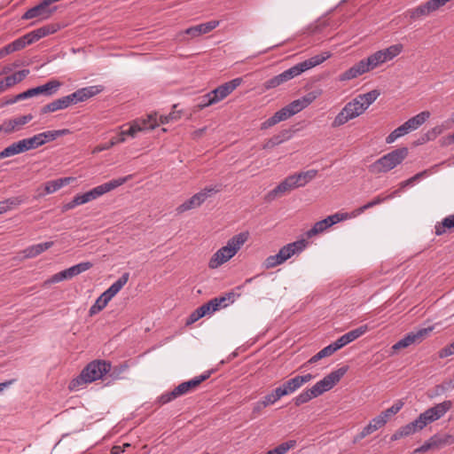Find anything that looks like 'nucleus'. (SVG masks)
<instances>
[{"label": "nucleus", "instance_id": "24", "mask_svg": "<svg viewBox=\"0 0 454 454\" xmlns=\"http://www.w3.org/2000/svg\"><path fill=\"white\" fill-rule=\"evenodd\" d=\"M130 178V176L121 177L118 179H113L107 183L102 184L100 185H98L95 188L96 192H98V196L101 197L104 194L118 188L119 186L125 184L129 179Z\"/></svg>", "mask_w": 454, "mask_h": 454}, {"label": "nucleus", "instance_id": "58", "mask_svg": "<svg viewBox=\"0 0 454 454\" xmlns=\"http://www.w3.org/2000/svg\"><path fill=\"white\" fill-rule=\"evenodd\" d=\"M443 129H444V128L442 125L434 127L432 129H430L427 132V139L430 140V139L435 138L437 136H439L442 133Z\"/></svg>", "mask_w": 454, "mask_h": 454}, {"label": "nucleus", "instance_id": "62", "mask_svg": "<svg viewBox=\"0 0 454 454\" xmlns=\"http://www.w3.org/2000/svg\"><path fill=\"white\" fill-rule=\"evenodd\" d=\"M22 38H23L26 45H29V44H32L33 43L37 42V38L35 36V33L34 30L26 34L25 35H23Z\"/></svg>", "mask_w": 454, "mask_h": 454}, {"label": "nucleus", "instance_id": "59", "mask_svg": "<svg viewBox=\"0 0 454 454\" xmlns=\"http://www.w3.org/2000/svg\"><path fill=\"white\" fill-rule=\"evenodd\" d=\"M76 269L77 274H81L82 272H85L86 270H90L92 267V263L90 262H82L78 264L74 265Z\"/></svg>", "mask_w": 454, "mask_h": 454}, {"label": "nucleus", "instance_id": "40", "mask_svg": "<svg viewBox=\"0 0 454 454\" xmlns=\"http://www.w3.org/2000/svg\"><path fill=\"white\" fill-rule=\"evenodd\" d=\"M199 204L197 203V200L195 199L194 195L192 196L189 200H185L184 203L179 205L176 207V213L182 214L185 211L199 207Z\"/></svg>", "mask_w": 454, "mask_h": 454}, {"label": "nucleus", "instance_id": "12", "mask_svg": "<svg viewBox=\"0 0 454 454\" xmlns=\"http://www.w3.org/2000/svg\"><path fill=\"white\" fill-rule=\"evenodd\" d=\"M321 93L320 90L310 91L301 98L292 101L286 106L294 116L313 103L321 95Z\"/></svg>", "mask_w": 454, "mask_h": 454}, {"label": "nucleus", "instance_id": "60", "mask_svg": "<svg viewBox=\"0 0 454 454\" xmlns=\"http://www.w3.org/2000/svg\"><path fill=\"white\" fill-rule=\"evenodd\" d=\"M77 197H78V200H79L81 205H83L91 200H94L92 193L90 191H88L82 194H77Z\"/></svg>", "mask_w": 454, "mask_h": 454}, {"label": "nucleus", "instance_id": "13", "mask_svg": "<svg viewBox=\"0 0 454 454\" xmlns=\"http://www.w3.org/2000/svg\"><path fill=\"white\" fill-rule=\"evenodd\" d=\"M433 331V327L421 328L415 332H411L406 334L403 339L398 340L393 346V349H401L409 347L410 345L420 342L427 335Z\"/></svg>", "mask_w": 454, "mask_h": 454}, {"label": "nucleus", "instance_id": "39", "mask_svg": "<svg viewBox=\"0 0 454 454\" xmlns=\"http://www.w3.org/2000/svg\"><path fill=\"white\" fill-rule=\"evenodd\" d=\"M179 396H181L180 393L177 391V387H176L173 390L160 395L157 399V403H159L161 405L166 404V403L176 399Z\"/></svg>", "mask_w": 454, "mask_h": 454}, {"label": "nucleus", "instance_id": "55", "mask_svg": "<svg viewBox=\"0 0 454 454\" xmlns=\"http://www.w3.org/2000/svg\"><path fill=\"white\" fill-rule=\"evenodd\" d=\"M278 400L275 398L273 394L270 392L266 395L261 402H258V405H262V407H267L269 405H272L277 403Z\"/></svg>", "mask_w": 454, "mask_h": 454}, {"label": "nucleus", "instance_id": "35", "mask_svg": "<svg viewBox=\"0 0 454 454\" xmlns=\"http://www.w3.org/2000/svg\"><path fill=\"white\" fill-rule=\"evenodd\" d=\"M338 348L334 346V343H331L330 345L322 348L319 352H317L315 356H313L309 360V364H314L319 361L320 359L329 356L336 352Z\"/></svg>", "mask_w": 454, "mask_h": 454}, {"label": "nucleus", "instance_id": "56", "mask_svg": "<svg viewBox=\"0 0 454 454\" xmlns=\"http://www.w3.org/2000/svg\"><path fill=\"white\" fill-rule=\"evenodd\" d=\"M41 137L43 144H46L47 142L53 141L56 139L54 130L45 131L38 134Z\"/></svg>", "mask_w": 454, "mask_h": 454}, {"label": "nucleus", "instance_id": "18", "mask_svg": "<svg viewBox=\"0 0 454 454\" xmlns=\"http://www.w3.org/2000/svg\"><path fill=\"white\" fill-rule=\"evenodd\" d=\"M102 90L103 86L92 85L75 90L74 92L70 94V97L72 98L73 103L77 104L99 94Z\"/></svg>", "mask_w": 454, "mask_h": 454}, {"label": "nucleus", "instance_id": "20", "mask_svg": "<svg viewBox=\"0 0 454 454\" xmlns=\"http://www.w3.org/2000/svg\"><path fill=\"white\" fill-rule=\"evenodd\" d=\"M220 24L219 20H210L206 23H201L197 26H193L188 27L187 29L179 33V35L184 34L188 35L192 37H198L202 35H206L211 31H213L215 27H217Z\"/></svg>", "mask_w": 454, "mask_h": 454}, {"label": "nucleus", "instance_id": "37", "mask_svg": "<svg viewBox=\"0 0 454 454\" xmlns=\"http://www.w3.org/2000/svg\"><path fill=\"white\" fill-rule=\"evenodd\" d=\"M454 227V215L445 217L441 223L435 225V234L440 236L446 231V229Z\"/></svg>", "mask_w": 454, "mask_h": 454}, {"label": "nucleus", "instance_id": "45", "mask_svg": "<svg viewBox=\"0 0 454 454\" xmlns=\"http://www.w3.org/2000/svg\"><path fill=\"white\" fill-rule=\"evenodd\" d=\"M283 262H285V261L283 260L280 254L278 253L274 255L268 256L264 262V266L266 269H272L278 265L282 264Z\"/></svg>", "mask_w": 454, "mask_h": 454}, {"label": "nucleus", "instance_id": "34", "mask_svg": "<svg viewBox=\"0 0 454 454\" xmlns=\"http://www.w3.org/2000/svg\"><path fill=\"white\" fill-rule=\"evenodd\" d=\"M28 74H29L28 69H23V70L15 72L14 74H12L11 75L6 76L5 78H4L5 80V85H7L9 88H11L13 85L23 81L27 76Z\"/></svg>", "mask_w": 454, "mask_h": 454}, {"label": "nucleus", "instance_id": "27", "mask_svg": "<svg viewBox=\"0 0 454 454\" xmlns=\"http://www.w3.org/2000/svg\"><path fill=\"white\" fill-rule=\"evenodd\" d=\"M73 180H74L73 177H63V178L48 181L44 184L45 193L51 194L57 191H59L62 187L69 184L71 183V181H73Z\"/></svg>", "mask_w": 454, "mask_h": 454}, {"label": "nucleus", "instance_id": "63", "mask_svg": "<svg viewBox=\"0 0 454 454\" xmlns=\"http://www.w3.org/2000/svg\"><path fill=\"white\" fill-rule=\"evenodd\" d=\"M370 422L374 424L377 429L382 427L387 423L381 413L379 416L373 418Z\"/></svg>", "mask_w": 454, "mask_h": 454}, {"label": "nucleus", "instance_id": "16", "mask_svg": "<svg viewBox=\"0 0 454 454\" xmlns=\"http://www.w3.org/2000/svg\"><path fill=\"white\" fill-rule=\"evenodd\" d=\"M129 278V273H123L114 283H113L104 293H102L99 298L106 303L108 302L121 290V288L127 284Z\"/></svg>", "mask_w": 454, "mask_h": 454}, {"label": "nucleus", "instance_id": "33", "mask_svg": "<svg viewBox=\"0 0 454 454\" xmlns=\"http://www.w3.org/2000/svg\"><path fill=\"white\" fill-rule=\"evenodd\" d=\"M317 175V170L309 169L307 171L300 172L298 174H294V176L297 182L299 187L305 186L308 183H309L312 179H314Z\"/></svg>", "mask_w": 454, "mask_h": 454}, {"label": "nucleus", "instance_id": "15", "mask_svg": "<svg viewBox=\"0 0 454 454\" xmlns=\"http://www.w3.org/2000/svg\"><path fill=\"white\" fill-rule=\"evenodd\" d=\"M314 376L310 373L305 375H297L294 378L289 379L281 384V387L286 395H289L301 387L304 384L310 381Z\"/></svg>", "mask_w": 454, "mask_h": 454}, {"label": "nucleus", "instance_id": "30", "mask_svg": "<svg viewBox=\"0 0 454 454\" xmlns=\"http://www.w3.org/2000/svg\"><path fill=\"white\" fill-rule=\"evenodd\" d=\"M25 153V149L22 141H17L5 147L0 152V160L4 158L12 157L14 155Z\"/></svg>", "mask_w": 454, "mask_h": 454}, {"label": "nucleus", "instance_id": "4", "mask_svg": "<svg viewBox=\"0 0 454 454\" xmlns=\"http://www.w3.org/2000/svg\"><path fill=\"white\" fill-rule=\"evenodd\" d=\"M347 367H340L324 377L321 380L317 381L312 387L308 388L294 398L295 406H300L309 402L311 399L316 398L326 391L332 389L345 375Z\"/></svg>", "mask_w": 454, "mask_h": 454}, {"label": "nucleus", "instance_id": "26", "mask_svg": "<svg viewBox=\"0 0 454 454\" xmlns=\"http://www.w3.org/2000/svg\"><path fill=\"white\" fill-rule=\"evenodd\" d=\"M398 194H399V191L395 190L387 196H384L382 194L379 195V196L375 197L372 200L369 201L368 203H366L364 206L357 208L355 211L354 215H360V214L364 213L366 209H369L374 206L380 205L387 200L393 199V198L396 197Z\"/></svg>", "mask_w": 454, "mask_h": 454}, {"label": "nucleus", "instance_id": "46", "mask_svg": "<svg viewBox=\"0 0 454 454\" xmlns=\"http://www.w3.org/2000/svg\"><path fill=\"white\" fill-rule=\"evenodd\" d=\"M239 296V294H235L234 292H229L227 294H225L224 295H222V296H219L216 298H217L221 307L225 308L229 304L233 303L235 301V299Z\"/></svg>", "mask_w": 454, "mask_h": 454}, {"label": "nucleus", "instance_id": "31", "mask_svg": "<svg viewBox=\"0 0 454 454\" xmlns=\"http://www.w3.org/2000/svg\"><path fill=\"white\" fill-rule=\"evenodd\" d=\"M221 191L220 184H215L205 187L200 192L194 194L195 199L197 200V203L200 206L207 198L211 197L213 194L217 193Z\"/></svg>", "mask_w": 454, "mask_h": 454}, {"label": "nucleus", "instance_id": "6", "mask_svg": "<svg viewBox=\"0 0 454 454\" xmlns=\"http://www.w3.org/2000/svg\"><path fill=\"white\" fill-rule=\"evenodd\" d=\"M111 369V364L106 361L95 360L90 363L74 379L69 385L71 390H78L82 384L90 383L101 379Z\"/></svg>", "mask_w": 454, "mask_h": 454}, {"label": "nucleus", "instance_id": "51", "mask_svg": "<svg viewBox=\"0 0 454 454\" xmlns=\"http://www.w3.org/2000/svg\"><path fill=\"white\" fill-rule=\"evenodd\" d=\"M427 442L431 450L439 449L445 443V441L438 434L433 435Z\"/></svg>", "mask_w": 454, "mask_h": 454}, {"label": "nucleus", "instance_id": "52", "mask_svg": "<svg viewBox=\"0 0 454 454\" xmlns=\"http://www.w3.org/2000/svg\"><path fill=\"white\" fill-rule=\"evenodd\" d=\"M106 307V303L98 297L94 302V304L90 308L89 313L90 316H94L99 313Z\"/></svg>", "mask_w": 454, "mask_h": 454}, {"label": "nucleus", "instance_id": "36", "mask_svg": "<svg viewBox=\"0 0 454 454\" xmlns=\"http://www.w3.org/2000/svg\"><path fill=\"white\" fill-rule=\"evenodd\" d=\"M411 132L406 126L405 123L402 124L395 129H394L387 137H386V143L387 144H392L394 143L397 138L403 137L404 135Z\"/></svg>", "mask_w": 454, "mask_h": 454}, {"label": "nucleus", "instance_id": "8", "mask_svg": "<svg viewBox=\"0 0 454 454\" xmlns=\"http://www.w3.org/2000/svg\"><path fill=\"white\" fill-rule=\"evenodd\" d=\"M407 155L408 149L406 147L395 149L370 165L369 170L375 174L388 172L401 164Z\"/></svg>", "mask_w": 454, "mask_h": 454}, {"label": "nucleus", "instance_id": "14", "mask_svg": "<svg viewBox=\"0 0 454 454\" xmlns=\"http://www.w3.org/2000/svg\"><path fill=\"white\" fill-rule=\"evenodd\" d=\"M33 118V115L31 114H28L26 115L16 116L12 119L6 120L0 125V132L11 134L19 131L23 128L24 125L28 123Z\"/></svg>", "mask_w": 454, "mask_h": 454}, {"label": "nucleus", "instance_id": "50", "mask_svg": "<svg viewBox=\"0 0 454 454\" xmlns=\"http://www.w3.org/2000/svg\"><path fill=\"white\" fill-rule=\"evenodd\" d=\"M326 229V227L325 226V223H323V221H318L317 222L313 227L309 230L307 232H306V237L308 239H310L312 238L313 236L317 235V234H319V233H322L324 232Z\"/></svg>", "mask_w": 454, "mask_h": 454}, {"label": "nucleus", "instance_id": "3", "mask_svg": "<svg viewBox=\"0 0 454 454\" xmlns=\"http://www.w3.org/2000/svg\"><path fill=\"white\" fill-rule=\"evenodd\" d=\"M331 57V53L328 51L323 52L320 55H316L309 59L300 62L294 67L285 70L281 74L269 79L264 82V88L270 90L278 87L284 82L300 75L303 72L317 67L328 59Z\"/></svg>", "mask_w": 454, "mask_h": 454}, {"label": "nucleus", "instance_id": "17", "mask_svg": "<svg viewBox=\"0 0 454 454\" xmlns=\"http://www.w3.org/2000/svg\"><path fill=\"white\" fill-rule=\"evenodd\" d=\"M242 82L243 79L241 77L229 81L212 90L214 97L220 102L232 93Z\"/></svg>", "mask_w": 454, "mask_h": 454}, {"label": "nucleus", "instance_id": "41", "mask_svg": "<svg viewBox=\"0 0 454 454\" xmlns=\"http://www.w3.org/2000/svg\"><path fill=\"white\" fill-rule=\"evenodd\" d=\"M125 140H126V138L120 137V136H118L116 137H113L108 143L102 144V145L96 146L95 149L93 150V153H100L105 150H109L115 145L125 142Z\"/></svg>", "mask_w": 454, "mask_h": 454}, {"label": "nucleus", "instance_id": "38", "mask_svg": "<svg viewBox=\"0 0 454 454\" xmlns=\"http://www.w3.org/2000/svg\"><path fill=\"white\" fill-rule=\"evenodd\" d=\"M25 152H27L32 149H35L41 145H43L41 137L38 134L35 135L32 137L21 139Z\"/></svg>", "mask_w": 454, "mask_h": 454}, {"label": "nucleus", "instance_id": "10", "mask_svg": "<svg viewBox=\"0 0 454 454\" xmlns=\"http://www.w3.org/2000/svg\"><path fill=\"white\" fill-rule=\"evenodd\" d=\"M50 0H42L38 4L29 8L21 17L22 20L36 19L38 21L48 20L57 10L51 7Z\"/></svg>", "mask_w": 454, "mask_h": 454}, {"label": "nucleus", "instance_id": "32", "mask_svg": "<svg viewBox=\"0 0 454 454\" xmlns=\"http://www.w3.org/2000/svg\"><path fill=\"white\" fill-rule=\"evenodd\" d=\"M380 51L382 54V59L386 63L397 57L403 51V45L402 43L392 44L387 48Z\"/></svg>", "mask_w": 454, "mask_h": 454}, {"label": "nucleus", "instance_id": "57", "mask_svg": "<svg viewBox=\"0 0 454 454\" xmlns=\"http://www.w3.org/2000/svg\"><path fill=\"white\" fill-rule=\"evenodd\" d=\"M63 280H66V277H65L64 271L62 270V271L58 272V273L54 274L53 276H51L49 279H47L45 281V284L46 285L54 284V283L61 282Z\"/></svg>", "mask_w": 454, "mask_h": 454}, {"label": "nucleus", "instance_id": "1", "mask_svg": "<svg viewBox=\"0 0 454 454\" xmlns=\"http://www.w3.org/2000/svg\"><path fill=\"white\" fill-rule=\"evenodd\" d=\"M378 90H372L367 93L359 94L347 103L340 112L335 116L332 126L336 128L344 125L348 121L363 114L369 106L380 97Z\"/></svg>", "mask_w": 454, "mask_h": 454}, {"label": "nucleus", "instance_id": "11", "mask_svg": "<svg viewBox=\"0 0 454 454\" xmlns=\"http://www.w3.org/2000/svg\"><path fill=\"white\" fill-rule=\"evenodd\" d=\"M61 83L57 80H51L43 85L29 89L20 93V98H29L38 95L51 96L57 92Z\"/></svg>", "mask_w": 454, "mask_h": 454}, {"label": "nucleus", "instance_id": "44", "mask_svg": "<svg viewBox=\"0 0 454 454\" xmlns=\"http://www.w3.org/2000/svg\"><path fill=\"white\" fill-rule=\"evenodd\" d=\"M198 387L197 380H194V379H192L188 381H184L181 384H179L177 387V391L180 393V395H184L192 389L196 388Z\"/></svg>", "mask_w": 454, "mask_h": 454}, {"label": "nucleus", "instance_id": "42", "mask_svg": "<svg viewBox=\"0 0 454 454\" xmlns=\"http://www.w3.org/2000/svg\"><path fill=\"white\" fill-rule=\"evenodd\" d=\"M20 204V200L18 198H10L5 200L0 201V215L7 212L12 207Z\"/></svg>", "mask_w": 454, "mask_h": 454}, {"label": "nucleus", "instance_id": "47", "mask_svg": "<svg viewBox=\"0 0 454 454\" xmlns=\"http://www.w3.org/2000/svg\"><path fill=\"white\" fill-rule=\"evenodd\" d=\"M295 441H287L279 444L278 446L270 450V451L271 452V454H286L290 449L295 446Z\"/></svg>", "mask_w": 454, "mask_h": 454}, {"label": "nucleus", "instance_id": "19", "mask_svg": "<svg viewBox=\"0 0 454 454\" xmlns=\"http://www.w3.org/2000/svg\"><path fill=\"white\" fill-rule=\"evenodd\" d=\"M295 188H299V186L294 175L288 176L278 185H277L273 190H271L267 194V200H273L278 195L283 194L288 191L294 190Z\"/></svg>", "mask_w": 454, "mask_h": 454}, {"label": "nucleus", "instance_id": "5", "mask_svg": "<svg viewBox=\"0 0 454 454\" xmlns=\"http://www.w3.org/2000/svg\"><path fill=\"white\" fill-rule=\"evenodd\" d=\"M248 233L240 232L230 239L226 246L218 249L211 257L208 262L210 269H217L230 259H231L241 247L247 240Z\"/></svg>", "mask_w": 454, "mask_h": 454}, {"label": "nucleus", "instance_id": "61", "mask_svg": "<svg viewBox=\"0 0 454 454\" xmlns=\"http://www.w3.org/2000/svg\"><path fill=\"white\" fill-rule=\"evenodd\" d=\"M10 44H11L13 51H20V50H21V49H23V48H25L27 46L25 42H24V40H23V38H22V36L18 38V39H16L15 41L11 43Z\"/></svg>", "mask_w": 454, "mask_h": 454}, {"label": "nucleus", "instance_id": "9", "mask_svg": "<svg viewBox=\"0 0 454 454\" xmlns=\"http://www.w3.org/2000/svg\"><path fill=\"white\" fill-rule=\"evenodd\" d=\"M129 124V129L123 130L120 133V137L129 136L135 137L137 132L144 131L146 129H153L158 126L157 123V114L153 113L147 115L146 119H137L132 121Z\"/></svg>", "mask_w": 454, "mask_h": 454}, {"label": "nucleus", "instance_id": "49", "mask_svg": "<svg viewBox=\"0 0 454 454\" xmlns=\"http://www.w3.org/2000/svg\"><path fill=\"white\" fill-rule=\"evenodd\" d=\"M403 405V403L401 401H398L395 403H394L391 407L382 411L381 415L384 417L386 421H387V419L391 416L396 414L402 409Z\"/></svg>", "mask_w": 454, "mask_h": 454}, {"label": "nucleus", "instance_id": "43", "mask_svg": "<svg viewBox=\"0 0 454 454\" xmlns=\"http://www.w3.org/2000/svg\"><path fill=\"white\" fill-rule=\"evenodd\" d=\"M216 103H218V101L214 97V94L211 90L210 92L207 93L206 95L200 98V103L198 104V107L200 109H203Z\"/></svg>", "mask_w": 454, "mask_h": 454}, {"label": "nucleus", "instance_id": "23", "mask_svg": "<svg viewBox=\"0 0 454 454\" xmlns=\"http://www.w3.org/2000/svg\"><path fill=\"white\" fill-rule=\"evenodd\" d=\"M70 94L60 98H58L45 106L41 109L42 114L53 113L58 110L65 109L69 106L73 105Z\"/></svg>", "mask_w": 454, "mask_h": 454}, {"label": "nucleus", "instance_id": "25", "mask_svg": "<svg viewBox=\"0 0 454 454\" xmlns=\"http://www.w3.org/2000/svg\"><path fill=\"white\" fill-rule=\"evenodd\" d=\"M293 115L290 114L289 110L286 106L281 108L278 112H276L271 117L267 119L264 122L262 123V129H268L276 125L277 123L286 121Z\"/></svg>", "mask_w": 454, "mask_h": 454}, {"label": "nucleus", "instance_id": "48", "mask_svg": "<svg viewBox=\"0 0 454 454\" xmlns=\"http://www.w3.org/2000/svg\"><path fill=\"white\" fill-rule=\"evenodd\" d=\"M56 28L52 25H47L44 27H41L37 29H35V36L37 38V41L41 38H43L49 35H51L56 32Z\"/></svg>", "mask_w": 454, "mask_h": 454}, {"label": "nucleus", "instance_id": "28", "mask_svg": "<svg viewBox=\"0 0 454 454\" xmlns=\"http://www.w3.org/2000/svg\"><path fill=\"white\" fill-rule=\"evenodd\" d=\"M430 117V113L428 111H423L417 115L410 118L404 123L408 127L410 131H413L418 129L422 124L426 122V121Z\"/></svg>", "mask_w": 454, "mask_h": 454}, {"label": "nucleus", "instance_id": "22", "mask_svg": "<svg viewBox=\"0 0 454 454\" xmlns=\"http://www.w3.org/2000/svg\"><path fill=\"white\" fill-rule=\"evenodd\" d=\"M306 247V241L304 239L297 240L292 243H289L283 247H281L278 251L283 260L286 262L293 255L301 253Z\"/></svg>", "mask_w": 454, "mask_h": 454}, {"label": "nucleus", "instance_id": "21", "mask_svg": "<svg viewBox=\"0 0 454 454\" xmlns=\"http://www.w3.org/2000/svg\"><path fill=\"white\" fill-rule=\"evenodd\" d=\"M368 331V326L366 325H361L358 328H356L348 333L340 336L338 340H336L333 343L334 346L339 349L348 345V343L354 341L355 340L361 337Z\"/></svg>", "mask_w": 454, "mask_h": 454}, {"label": "nucleus", "instance_id": "54", "mask_svg": "<svg viewBox=\"0 0 454 454\" xmlns=\"http://www.w3.org/2000/svg\"><path fill=\"white\" fill-rule=\"evenodd\" d=\"M178 118H179V114L173 112L168 115H160L159 118V121H157V123L159 126L160 124H166V123H168L169 121L177 120Z\"/></svg>", "mask_w": 454, "mask_h": 454}, {"label": "nucleus", "instance_id": "53", "mask_svg": "<svg viewBox=\"0 0 454 454\" xmlns=\"http://www.w3.org/2000/svg\"><path fill=\"white\" fill-rule=\"evenodd\" d=\"M452 355H454V340L450 344L442 348L438 353L440 358H445Z\"/></svg>", "mask_w": 454, "mask_h": 454}, {"label": "nucleus", "instance_id": "2", "mask_svg": "<svg viewBox=\"0 0 454 454\" xmlns=\"http://www.w3.org/2000/svg\"><path fill=\"white\" fill-rule=\"evenodd\" d=\"M452 407V402L450 400L437 403L434 406L426 410L413 421L400 427L404 437L411 435L421 431L427 425L442 418Z\"/></svg>", "mask_w": 454, "mask_h": 454}, {"label": "nucleus", "instance_id": "64", "mask_svg": "<svg viewBox=\"0 0 454 454\" xmlns=\"http://www.w3.org/2000/svg\"><path fill=\"white\" fill-rule=\"evenodd\" d=\"M80 205H81L80 201H79L78 197L76 195V196L74 197V199L70 202H68V203L64 205L63 211H67V210L73 209L75 207L80 206Z\"/></svg>", "mask_w": 454, "mask_h": 454}, {"label": "nucleus", "instance_id": "29", "mask_svg": "<svg viewBox=\"0 0 454 454\" xmlns=\"http://www.w3.org/2000/svg\"><path fill=\"white\" fill-rule=\"evenodd\" d=\"M52 246H53V242H51V241L35 244V245L27 247L24 250V254H25L26 257L33 258V257L39 255L40 254L46 251L47 249L51 248Z\"/></svg>", "mask_w": 454, "mask_h": 454}, {"label": "nucleus", "instance_id": "7", "mask_svg": "<svg viewBox=\"0 0 454 454\" xmlns=\"http://www.w3.org/2000/svg\"><path fill=\"white\" fill-rule=\"evenodd\" d=\"M384 63L380 51H377L340 74L338 80L340 82H347L356 79L360 75L377 68Z\"/></svg>", "mask_w": 454, "mask_h": 454}]
</instances>
